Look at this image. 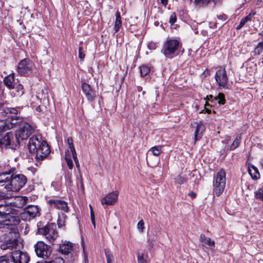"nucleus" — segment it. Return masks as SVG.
<instances>
[{
  "label": "nucleus",
  "instance_id": "nucleus-1",
  "mask_svg": "<svg viewBox=\"0 0 263 263\" xmlns=\"http://www.w3.org/2000/svg\"><path fill=\"white\" fill-rule=\"evenodd\" d=\"M28 147L29 152L34 154L35 158L39 160H43L50 153L49 145L40 135L32 136L29 139Z\"/></svg>",
  "mask_w": 263,
  "mask_h": 263
},
{
  "label": "nucleus",
  "instance_id": "nucleus-2",
  "mask_svg": "<svg viewBox=\"0 0 263 263\" xmlns=\"http://www.w3.org/2000/svg\"><path fill=\"white\" fill-rule=\"evenodd\" d=\"M181 47V44L178 40L167 38L163 43L161 52L165 58L172 59L178 54V51Z\"/></svg>",
  "mask_w": 263,
  "mask_h": 263
},
{
  "label": "nucleus",
  "instance_id": "nucleus-3",
  "mask_svg": "<svg viewBox=\"0 0 263 263\" xmlns=\"http://www.w3.org/2000/svg\"><path fill=\"white\" fill-rule=\"evenodd\" d=\"M37 233L43 236L46 240L51 245L59 237L57 226L54 223H50L41 228H38Z\"/></svg>",
  "mask_w": 263,
  "mask_h": 263
},
{
  "label": "nucleus",
  "instance_id": "nucleus-4",
  "mask_svg": "<svg viewBox=\"0 0 263 263\" xmlns=\"http://www.w3.org/2000/svg\"><path fill=\"white\" fill-rule=\"evenodd\" d=\"M60 251L61 253L69 256L70 261H74L78 255L79 246L77 244L65 241L60 245Z\"/></svg>",
  "mask_w": 263,
  "mask_h": 263
},
{
  "label": "nucleus",
  "instance_id": "nucleus-5",
  "mask_svg": "<svg viewBox=\"0 0 263 263\" xmlns=\"http://www.w3.org/2000/svg\"><path fill=\"white\" fill-rule=\"evenodd\" d=\"M19 128L14 134L18 140V146L21 140L27 139L33 132V128L28 123L20 121L17 124Z\"/></svg>",
  "mask_w": 263,
  "mask_h": 263
},
{
  "label": "nucleus",
  "instance_id": "nucleus-6",
  "mask_svg": "<svg viewBox=\"0 0 263 263\" xmlns=\"http://www.w3.org/2000/svg\"><path fill=\"white\" fill-rule=\"evenodd\" d=\"M27 178L23 174L13 175L11 174V180L9 184H6L5 188L8 190L18 191L26 183Z\"/></svg>",
  "mask_w": 263,
  "mask_h": 263
},
{
  "label": "nucleus",
  "instance_id": "nucleus-7",
  "mask_svg": "<svg viewBox=\"0 0 263 263\" xmlns=\"http://www.w3.org/2000/svg\"><path fill=\"white\" fill-rule=\"evenodd\" d=\"M226 186V172L223 168H221L217 173L216 177L213 184V192L217 196H219L223 192Z\"/></svg>",
  "mask_w": 263,
  "mask_h": 263
},
{
  "label": "nucleus",
  "instance_id": "nucleus-8",
  "mask_svg": "<svg viewBox=\"0 0 263 263\" xmlns=\"http://www.w3.org/2000/svg\"><path fill=\"white\" fill-rule=\"evenodd\" d=\"M18 146V140L12 132H8L5 136L0 134V148L5 147L15 149Z\"/></svg>",
  "mask_w": 263,
  "mask_h": 263
},
{
  "label": "nucleus",
  "instance_id": "nucleus-9",
  "mask_svg": "<svg viewBox=\"0 0 263 263\" xmlns=\"http://www.w3.org/2000/svg\"><path fill=\"white\" fill-rule=\"evenodd\" d=\"M34 249L37 256L47 259L51 253V247L42 241H38L34 245Z\"/></svg>",
  "mask_w": 263,
  "mask_h": 263
},
{
  "label": "nucleus",
  "instance_id": "nucleus-10",
  "mask_svg": "<svg viewBox=\"0 0 263 263\" xmlns=\"http://www.w3.org/2000/svg\"><path fill=\"white\" fill-rule=\"evenodd\" d=\"M34 67V64L30 59H24L20 61L17 67V72L22 76L30 74Z\"/></svg>",
  "mask_w": 263,
  "mask_h": 263
},
{
  "label": "nucleus",
  "instance_id": "nucleus-11",
  "mask_svg": "<svg viewBox=\"0 0 263 263\" xmlns=\"http://www.w3.org/2000/svg\"><path fill=\"white\" fill-rule=\"evenodd\" d=\"M215 79L220 88H228V77L224 68L220 67L216 72Z\"/></svg>",
  "mask_w": 263,
  "mask_h": 263
},
{
  "label": "nucleus",
  "instance_id": "nucleus-12",
  "mask_svg": "<svg viewBox=\"0 0 263 263\" xmlns=\"http://www.w3.org/2000/svg\"><path fill=\"white\" fill-rule=\"evenodd\" d=\"M2 116L6 117V121H9V122L19 123L20 121H22L17 116V111L14 108H6L1 112Z\"/></svg>",
  "mask_w": 263,
  "mask_h": 263
},
{
  "label": "nucleus",
  "instance_id": "nucleus-13",
  "mask_svg": "<svg viewBox=\"0 0 263 263\" xmlns=\"http://www.w3.org/2000/svg\"><path fill=\"white\" fill-rule=\"evenodd\" d=\"M11 258L14 263H28L30 259L27 252L20 250L13 252Z\"/></svg>",
  "mask_w": 263,
  "mask_h": 263
},
{
  "label": "nucleus",
  "instance_id": "nucleus-14",
  "mask_svg": "<svg viewBox=\"0 0 263 263\" xmlns=\"http://www.w3.org/2000/svg\"><path fill=\"white\" fill-rule=\"evenodd\" d=\"M82 89L89 101H92L95 100L96 97V93L95 90L91 88L90 85L86 83H82Z\"/></svg>",
  "mask_w": 263,
  "mask_h": 263
},
{
  "label": "nucleus",
  "instance_id": "nucleus-15",
  "mask_svg": "<svg viewBox=\"0 0 263 263\" xmlns=\"http://www.w3.org/2000/svg\"><path fill=\"white\" fill-rule=\"evenodd\" d=\"M48 203L51 205L57 208V209L61 210L64 212H68L69 208L67 205V203L63 200L59 199H50Z\"/></svg>",
  "mask_w": 263,
  "mask_h": 263
},
{
  "label": "nucleus",
  "instance_id": "nucleus-16",
  "mask_svg": "<svg viewBox=\"0 0 263 263\" xmlns=\"http://www.w3.org/2000/svg\"><path fill=\"white\" fill-rule=\"evenodd\" d=\"M118 197V193L117 191L112 192L101 199V203L102 205H112L117 201Z\"/></svg>",
  "mask_w": 263,
  "mask_h": 263
},
{
  "label": "nucleus",
  "instance_id": "nucleus-17",
  "mask_svg": "<svg viewBox=\"0 0 263 263\" xmlns=\"http://www.w3.org/2000/svg\"><path fill=\"white\" fill-rule=\"evenodd\" d=\"M206 103L205 106H209L208 103L210 101L212 103H214L215 102L217 101L219 105H223L226 102L224 95L222 93H219L217 96L213 97L212 95L208 96L206 98Z\"/></svg>",
  "mask_w": 263,
  "mask_h": 263
},
{
  "label": "nucleus",
  "instance_id": "nucleus-18",
  "mask_svg": "<svg viewBox=\"0 0 263 263\" xmlns=\"http://www.w3.org/2000/svg\"><path fill=\"white\" fill-rule=\"evenodd\" d=\"M17 80L14 79V73L12 72L8 76L5 77L4 79V83L9 89H13L15 88Z\"/></svg>",
  "mask_w": 263,
  "mask_h": 263
},
{
  "label": "nucleus",
  "instance_id": "nucleus-19",
  "mask_svg": "<svg viewBox=\"0 0 263 263\" xmlns=\"http://www.w3.org/2000/svg\"><path fill=\"white\" fill-rule=\"evenodd\" d=\"M17 244V240L16 238H10L3 242L0 246V248L3 250H11L16 247Z\"/></svg>",
  "mask_w": 263,
  "mask_h": 263
},
{
  "label": "nucleus",
  "instance_id": "nucleus-20",
  "mask_svg": "<svg viewBox=\"0 0 263 263\" xmlns=\"http://www.w3.org/2000/svg\"><path fill=\"white\" fill-rule=\"evenodd\" d=\"M5 220L4 221V224L7 226H15L19 223L20 220L16 216L10 215V214L6 216Z\"/></svg>",
  "mask_w": 263,
  "mask_h": 263
},
{
  "label": "nucleus",
  "instance_id": "nucleus-21",
  "mask_svg": "<svg viewBox=\"0 0 263 263\" xmlns=\"http://www.w3.org/2000/svg\"><path fill=\"white\" fill-rule=\"evenodd\" d=\"M17 122H9V121L0 120V134L16 126Z\"/></svg>",
  "mask_w": 263,
  "mask_h": 263
},
{
  "label": "nucleus",
  "instance_id": "nucleus-22",
  "mask_svg": "<svg viewBox=\"0 0 263 263\" xmlns=\"http://www.w3.org/2000/svg\"><path fill=\"white\" fill-rule=\"evenodd\" d=\"M39 213V209L37 206L30 205L28 207L25 212V214L28 215L30 218L35 217Z\"/></svg>",
  "mask_w": 263,
  "mask_h": 263
},
{
  "label": "nucleus",
  "instance_id": "nucleus-23",
  "mask_svg": "<svg viewBox=\"0 0 263 263\" xmlns=\"http://www.w3.org/2000/svg\"><path fill=\"white\" fill-rule=\"evenodd\" d=\"M204 126L202 123L197 124L194 134L195 142L201 138L202 133L204 130Z\"/></svg>",
  "mask_w": 263,
  "mask_h": 263
},
{
  "label": "nucleus",
  "instance_id": "nucleus-24",
  "mask_svg": "<svg viewBox=\"0 0 263 263\" xmlns=\"http://www.w3.org/2000/svg\"><path fill=\"white\" fill-rule=\"evenodd\" d=\"M200 241L203 246L208 245L210 247H215V241L210 238L206 237L204 234H201L200 236Z\"/></svg>",
  "mask_w": 263,
  "mask_h": 263
},
{
  "label": "nucleus",
  "instance_id": "nucleus-25",
  "mask_svg": "<svg viewBox=\"0 0 263 263\" xmlns=\"http://www.w3.org/2000/svg\"><path fill=\"white\" fill-rule=\"evenodd\" d=\"M115 15H116V21L115 22L114 30L115 31V33H116L119 31L120 28L122 26V21H121V17L120 15V13L119 11H117Z\"/></svg>",
  "mask_w": 263,
  "mask_h": 263
},
{
  "label": "nucleus",
  "instance_id": "nucleus-26",
  "mask_svg": "<svg viewBox=\"0 0 263 263\" xmlns=\"http://www.w3.org/2000/svg\"><path fill=\"white\" fill-rule=\"evenodd\" d=\"M249 173L253 179H257L260 177V174L257 168L254 165L249 167Z\"/></svg>",
  "mask_w": 263,
  "mask_h": 263
},
{
  "label": "nucleus",
  "instance_id": "nucleus-27",
  "mask_svg": "<svg viewBox=\"0 0 263 263\" xmlns=\"http://www.w3.org/2000/svg\"><path fill=\"white\" fill-rule=\"evenodd\" d=\"M12 209L8 205L0 204V216L5 217L10 214Z\"/></svg>",
  "mask_w": 263,
  "mask_h": 263
},
{
  "label": "nucleus",
  "instance_id": "nucleus-28",
  "mask_svg": "<svg viewBox=\"0 0 263 263\" xmlns=\"http://www.w3.org/2000/svg\"><path fill=\"white\" fill-rule=\"evenodd\" d=\"M11 178V173L10 172H5L0 174V183H7V184H9Z\"/></svg>",
  "mask_w": 263,
  "mask_h": 263
},
{
  "label": "nucleus",
  "instance_id": "nucleus-29",
  "mask_svg": "<svg viewBox=\"0 0 263 263\" xmlns=\"http://www.w3.org/2000/svg\"><path fill=\"white\" fill-rule=\"evenodd\" d=\"M241 139V135H237L232 144L230 145V150L233 151L239 145Z\"/></svg>",
  "mask_w": 263,
  "mask_h": 263
},
{
  "label": "nucleus",
  "instance_id": "nucleus-30",
  "mask_svg": "<svg viewBox=\"0 0 263 263\" xmlns=\"http://www.w3.org/2000/svg\"><path fill=\"white\" fill-rule=\"evenodd\" d=\"M187 179L186 178V177L182 176L180 174L178 175L175 178V183H178L179 184H182L183 183H185L187 182Z\"/></svg>",
  "mask_w": 263,
  "mask_h": 263
},
{
  "label": "nucleus",
  "instance_id": "nucleus-31",
  "mask_svg": "<svg viewBox=\"0 0 263 263\" xmlns=\"http://www.w3.org/2000/svg\"><path fill=\"white\" fill-rule=\"evenodd\" d=\"M15 89V91L17 93V96H22L24 94V90L23 86L22 84H20L18 82L16 83V84L15 85V88H14Z\"/></svg>",
  "mask_w": 263,
  "mask_h": 263
},
{
  "label": "nucleus",
  "instance_id": "nucleus-32",
  "mask_svg": "<svg viewBox=\"0 0 263 263\" xmlns=\"http://www.w3.org/2000/svg\"><path fill=\"white\" fill-rule=\"evenodd\" d=\"M140 73L142 77L146 76L150 71V68L146 65L140 67Z\"/></svg>",
  "mask_w": 263,
  "mask_h": 263
},
{
  "label": "nucleus",
  "instance_id": "nucleus-33",
  "mask_svg": "<svg viewBox=\"0 0 263 263\" xmlns=\"http://www.w3.org/2000/svg\"><path fill=\"white\" fill-rule=\"evenodd\" d=\"M263 51V41L258 43L254 49V53L256 54L259 55Z\"/></svg>",
  "mask_w": 263,
  "mask_h": 263
},
{
  "label": "nucleus",
  "instance_id": "nucleus-34",
  "mask_svg": "<svg viewBox=\"0 0 263 263\" xmlns=\"http://www.w3.org/2000/svg\"><path fill=\"white\" fill-rule=\"evenodd\" d=\"M161 146H155L152 147L149 151L152 152L154 156H158L161 152Z\"/></svg>",
  "mask_w": 263,
  "mask_h": 263
},
{
  "label": "nucleus",
  "instance_id": "nucleus-35",
  "mask_svg": "<svg viewBox=\"0 0 263 263\" xmlns=\"http://www.w3.org/2000/svg\"><path fill=\"white\" fill-rule=\"evenodd\" d=\"M105 255L107 263H112L114 261V256L109 250L106 249L105 250Z\"/></svg>",
  "mask_w": 263,
  "mask_h": 263
},
{
  "label": "nucleus",
  "instance_id": "nucleus-36",
  "mask_svg": "<svg viewBox=\"0 0 263 263\" xmlns=\"http://www.w3.org/2000/svg\"><path fill=\"white\" fill-rule=\"evenodd\" d=\"M82 44H83V42H80L79 44V58L81 61H83L85 58V54L84 53V52L83 51V49L82 47Z\"/></svg>",
  "mask_w": 263,
  "mask_h": 263
},
{
  "label": "nucleus",
  "instance_id": "nucleus-37",
  "mask_svg": "<svg viewBox=\"0 0 263 263\" xmlns=\"http://www.w3.org/2000/svg\"><path fill=\"white\" fill-rule=\"evenodd\" d=\"M176 14L175 12H173L170 15L169 23L171 24V25H172L176 22Z\"/></svg>",
  "mask_w": 263,
  "mask_h": 263
},
{
  "label": "nucleus",
  "instance_id": "nucleus-38",
  "mask_svg": "<svg viewBox=\"0 0 263 263\" xmlns=\"http://www.w3.org/2000/svg\"><path fill=\"white\" fill-rule=\"evenodd\" d=\"M144 222L143 221V220H141L139 221L137 224V228L138 230L141 232L142 233L144 231Z\"/></svg>",
  "mask_w": 263,
  "mask_h": 263
},
{
  "label": "nucleus",
  "instance_id": "nucleus-39",
  "mask_svg": "<svg viewBox=\"0 0 263 263\" xmlns=\"http://www.w3.org/2000/svg\"><path fill=\"white\" fill-rule=\"evenodd\" d=\"M256 197L263 201V186L260 188L256 194Z\"/></svg>",
  "mask_w": 263,
  "mask_h": 263
},
{
  "label": "nucleus",
  "instance_id": "nucleus-40",
  "mask_svg": "<svg viewBox=\"0 0 263 263\" xmlns=\"http://www.w3.org/2000/svg\"><path fill=\"white\" fill-rule=\"evenodd\" d=\"M138 263H147L146 260L145 259L144 254H138L137 257Z\"/></svg>",
  "mask_w": 263,
  "mask_h": 263
},
{
  "label": "nucleus",
  "instance_id": "nucleus-41",
  "mask_svg": "<svg viewBox=\"0 0 263 263\" xmlns=\"http://www.w3.org/2000/svg\"><path fill=\"white\" fill-rule=\"evenodd\" d=\"M147 242L148 243V248L149 249H152V248H153L154 246L155 245V240L154 238H148V240H147Z\"/></svg>",
  "mask_w": 263,
  "mask_h": 263
},
{
  "label": "nucleus",
  "instance_id": "nucleus-42",
  "mask_svg": "<svg viewBox=\"0 0 263 263\" xmlns=\"http://www.w3.org/2000/svg\"><path fill=\"white\" fill-rule=\"evenodd\" d=\"M65 160L68 168L71 170L73 167V162L71 159L67 158V155H66Z\"/></svg>",
  "mask_w": 263,
  "mask_h": 263
},
{
  "label": "nucleus",
  "instance_id": "nucleus-43",
  "mask_svg": "<svg viewBox=\"0 0 263 263\" xmlns=\"http://www.w3.org/2000/svg\"><path fill=\"white\" fill-rule=\"evenodd\" d=\"M89 206H90V210H90L91 221L93 225L94 228H95L96 224H95V214H94V213L92 211V210L91 209V206L90 205Z\"/></svg>",
  "mask_w": 263,
  "mask_h": 263
},
{
  "label": "nucleus",
  "instance_id": "nucleus-44",
  "mask_svg": "<svg viewBox=\"0 0 263 263\" xmlns=\"http://www.w3.org/2000/svg\"><path fill=\"white\" fill-rule=\"evenodd\" d=\"M68 147L70 149V151L72 155H76L77 154L76 151L74 146L73 143H71V144L68 145Z\"/></svg>",
  "mask_w": 263,
  "mask_h": 263
},
{
  "label": "nucleus",
  "instance_id": "nucleus-45",
  "mask_svg": "<svg viewBox=\"0 0 263 263\" xmlns=\"http://www.w3.org/2000/svg\"><path fill=\"white\" fill-rule=\"evenodd\" d=\"M246 23L247 22H246V21L243 18H242L240 21L239 24L237 26L236 29H240L245 25Z\"/></svg>",
  "mask_w": 263,
  "mask_h": 263
},
{
  "label": "nucleus",
  "instance_id": "nucleus-46",
  "mask_svg": "<svg viewBox=\"0 0 263 263\" xmlns=\"http://www.w3.org/2000/svg\"><path fill=\"white\" fill-rule=\"evenodd\" d=\"M255 14V12H251L249 15H248L247 16H246L245 17H244L243 18L246 21V22H247L248 21L251 20L252 16L253 15H254Z\"/></svg>",
  "mask_w": 263,
  "mask_h": 263
},
{
  "label": "nucleus",
  "instance_id": "nucleus-47",
  "mask_svg": "<svg viewBox=\"0 0 263 263\" xmlns=\"http://www.w3.org/2000/svg\"><path fill=\"white\" fill-rule=\"evenodd\" d=\"M9 259L6 256H0V263H8Z\"/></svg>",
  "mask_w": 263,
  "mask_h": 263
},
{
  "label": "nucleus",
  "instance_id": "nucleus-48",
  "mask_svg": "<svg viewBox=\"0 0 263 263\" xmlns=\"http://www.w3.org/2000/svg\"><path fill=\"white\" fill-rule=\"evenodd\" d=\"M217 17L219 20H220L222 21H226L228 18L227 16L224 14H221L218 15L217 16Z\"/></svg>",
  "mask_w": 263,
  "mask_h": 263
},
{
  "label": "nucleus",
  "instance_id": "nucleus-49",
  "mask_svg": "<svg viewBox=\"0 0 263 263\" xmlns=\"http://www.w3.org/2000/svg\"><path fill=\"white\" fill-rule=\"evenodd\" d=\"M8 197H9L8 196L7 194L2 192H0V200L4 199H7Z\"/></svg>",
  "mask_w": 263,
  "mask_h": 263
},
{
  "label": "nucleus",
  "instance_id": "nucleus-50",
  "mask_svg": "<svg viewBox=\"0 0 263 263\" xmlns=\"http://www.w3.org/2000/svg\"><path fill=\"white\" fill-rule=\"evenodd\" d=\"M72 158L74 161L77 167L79 168L80 167V164L78 159L77 156V154L76 155H72Z\"/></svg>",
  "mask_w": 263,
  "mask_h": 263
},
{
  "label": "nucleus",
  "instance_id": "nucleus-51",
  "mask_svg": "<svg viewBox=\"0 0 263 263\" xmlns=\"http://www.w3.org/2000/svg\"><path fill=\"white\" fill-rule=\"evenodd\" d=\"M157 45L155 43H150L148 45V48L149 49H155L156 48Z\"/></svg>",
  "mask_w": 263,
  "mask_h": 263
},
{
  "label": "nucleus",
  "instance_id": "nucleus-52",
  "mask_svg": "<svg viewBox=\"0 0 263 263\" xmlns=\"http://www.w3.org/2000/svg\"><path fill=\"white\" fill-rule=\"evenodd\" d=\"M189 196L192 199H194L196 197V194L194 192H191L189 193Z\"/></svg>",
  "mask_w": 263,
  "mask_h": 263
},
{
  "label": "nucleus",
  "instance_id": "nucleus-53",
  "mask_svg": "<svg viewBox=\"0 0 263 263\" xmlns=\"http://www.w3.org/2000/svg\"><path fill=\"white\" fill-rule=\"evenodd\" d=\"M67 143L68 145L69 144H71V143H73V139H72V137H68V138L67 139Z\"/></svg>",
  "mask_w": 263,
  "mask_h": 263
},
{
  "label": "nucleus",
  "instance_id": "nucleus-54",
  "mask_svg": "<svg viewBox=\"0 0 263 263\" xmlns=\"http://www.w3.org/2000/svg\"><path fill=\"white\" fill-rule=\"evenodd\" d=\"M159 1H160V3L165 7H166L168 4V0H159Z\"/></svg>",
  "mask_w": 263,
  "mask_h": 263
},
{
  "label": "nucleus",
  "instance_id": "nucleus-55",
  "mask_svg": "<svg viewBox=\"0 0 263 263\" xmlns=\"http://www.w3.org/2000/svg\"><path fill=\"white\" fill-rule=\"evenodd\" d=\"M61 222H62L61 220L58 219V224L59 228H61V226H62Z\"/></svg>",
  "mask_w": 263,
  "mask_h": 263
},
{
  "label": "nucleus",
  "instance_id": "nucleus-56",
  "mask_svg": "<svg viewBox=\"0 0 263 263\" xmlns=\"http://www.w3.org/2000/svg\"><path fill=\"white\" fill-rule=\"evenodd\" d=\"M36 263H57V262L55 261H48V262L45 261V262H37Z\"/></svg>",
  "mask_w": 263,
  "mask_h": 263
},
{
  "label": "nucleus",
  "instance_id": "nucleus-57",
  "mask_svg": "<svg viewBox=\"0 0 263 263\" xmlns=\"http://www.w3.org/2000/svg\"><path fill=\"white\" fill-rule=\"evenodd\" d=\"M36 110H37V111H40V106H38L36 108Z\"/></svg>",
  "mask_w": 263,
  "mask_h": 263
},
{
  "label": "nucleus",
  "instance_id": "nucleus-58",
  "mask_svg": "<svg viewBox=\"0 0 263 263\" xmlns=\"http://www.w3.org/2000/svg\"><path fill=\"white\" fill-rule=\"evenodd\" d=\"M260 164H261V167L263 168V159L260 161Z\"/></svg>",
  "mask_w": 263,
  "mask_h": 263
},
{
  "label": "nucleus",
  "instance_id": "nucleus-59",
  "mask_svg": "<svg viewBox=\"0 0 263 263\" xmlns=\"http://www.w3.org/2000/svg\"><path fill=\"white\" fill-rule=\"evenodd\" d=\"M189 175H190V176H192L193 177H194V174H192V173H190Z\"/></svg>",
  "mask_w": 263,
  "mask_h": 263
},
{
  "label": "nucleus",
  "instance_id": "nucleus-60",
  "mask_svg": "<svg viewBox=\"0 0 263 263\" xmlns=\"http://www.w3.org/2000/svg\"><path fill=\"white\" fill-rule=\"evenodd\" d=\"M206 109V111L209 114L211 112L210 110H208V109Z\"/></svg>",
  "mask_w": 263,
  "mask_h": 263
},
{
  "label": "nucleus",
  "instance_id": "nucleus-61",
  "mask_svg": "<svg viewBox=\"0 0 263 263\" xmlns=\"http://www.w3.org/2000/svg\"><path fill=\"white\" fill-rule=\"evenodd\" d=\"M259 34H260V35H262V36H263V31H262L261 32H260V33H259Z\"/></svg>",
  "mask_w": 263,
  "mask_h": 263
},
{
  "label": "nucleus",
  "instance_id": "nucleus-62",
  "mask_svg": "<svg viewBox=\"0 0 263 263\" xmlns=\"http://www.w3.org/2000/svg\"><path fill=\"white\" fill-rule=\"evenodd\" d=\"M84 258H85V260H86V255H85V254H84Z\"/></svg>",
  "mask_w": 263,
  "mask_h": 263
},
{
  "label": "nucleus",
  "instance_id": "nucleus-63",
  "mask_svg": "<svg viewBox=\"0 0 263 263\" xmlns=\"http://www.w3.org/2000/svg\"><path fill=\"white\" fill-rule=\"evenodd\" d=\"M83 252H84V247L83 245Z\"/></svg>",
  "mask_w": 263,
  "mask_h": 263
},
{
  "label": "nucleus",
  "instance_id": "nucleus-64",
  "mask_svg": "<svg viewBox=\"0 0 263 263\" xmlns=\"http://www.w3.org/2000/svg\"><path fill=\"white\" fill-rule=\"evenodd\" d=\"M142 94H143V95H144V94H145V91H143V92H142Z\"/></svg>",
  "mask_w": 263,
  "mask_h": 263
}]
</instances>
